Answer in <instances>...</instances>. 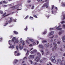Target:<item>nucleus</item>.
Masks as SVG:
<instances>
[{"mask_svg": "<svg viewBox=\"0 0 65 65\" xmlns=\"http://www.w3.org/2000/svg\"><path fill=\"white\" fill-rule=\"evenodd\" d=\"M12 42H14V43H18L19 42V40L17 39V38L15 37H13L12 39Z\"/></svg>", "mask_w": 65, "mask_h": 65, "instance_id": "obj_1", "label": "nucleus"}, {"mask_svg": "<svg viewBox=\"0 0 65 65\" xmlns=\"http://www.w3.org/2000/svg\"><path fill=\"white\" fill-rule=\"evenodd\" d=\"M12 17L10 18V20L9 21H7V23H6L5 24V25L4 26V27H5V26H6L8 24V23H11V22H12Z\"/></svg>", "mask_w": 65, "mask_h": 65, "instance_id": "obj_2", "label": "nucleus"}, {"mask_svg": "<svg viewBox=\"0 0 65 65\" xmlns=\"http://www.w3.org/2000/svg\"><path fill=\"white\" fill-rule=\"evenodd\" d=\"M51 60L52 62L53 63H55L56 61L55 59V57H52L51 58Z\"/></svg>", "mask_w": 65, "mask_h": 65, "instance_id": "obj_3", "label": "nucleus"}, {"mask_svg": "<svg viewBox=\"0 0 65 65\" xmlns=\"http://www.w3.org/2000/svg\"><path fill=\"white\" fill-rule=\"evenodd\" d=\"M48 3H47V4L46 3H45L43 5V6L42 7H46V8H47L48 7Z\"/></svg>", "mask_w": 65, "mask_h": 65, "instance_id": "obj_4", "label": "nucleus"}, {"mask_svg": "<svg viewBox=\"0 0 65 65\" xmlns=\"http://www.w3.org/2000/svg\"><path fill=\"white\" fill-rule=\"evenodd\" d=\"M40 57H38V56L35 59V61H36V60H37V59H38L36 60V62H38L39 61V60H40Z\"/></svg>", "mask_w": 65, "mask_h": 65, "instance_id": "obj_5", "label": "nucleus"}, {"mask_svg": "<svg viewBox=\"0 0 65 65\" xmlns=\"http://www.w3.org/2000/svg\"><path fill=\"white\" fill-rule=\"evenodd\" d=\"M21 4H18L16 6V7H17L16 9H17V10H21L22 9H18V8H19V7L20 6H21Z\"/></svg>", "mask_w": 65, "mask_h": 65, "instance_id": "obj_6", "label": "nucleus"}, {"mask_svg": "<svg viewBox=\"0 0 65 65\" xmlns=\"http://www.w3.org/2000/svg\"><path fill=\"white\" fill-rule=\"evenodd\" d=\"M19 61V60L17 59H15L13 62V64L14 65V64H17V63Z\"/></svg>", "mask_w": 65, "mask_h": 65, "instance_id": "obj_7", "label": "nucleus"}, {"mask_svg": "<svg viewBox=\"0 0 65 65\" xmlns=\"http://www.w3.org/2000/svg\"><path fill=\"white\" fill-rule=\"evenodd\" d=\"M19 48L20 50H22L23 49V46H22V45L21 44H19Z\"/></svg>", "mask_w": 65, "mask_h": 65, "instance_id": "obj_8", "label": "nucleus"}, {"mask_svg": "<svg viewBox=\"0 0 65 65\" xmlns=\"http://www.w3.org/2000/svg\"><path fill=\"white\" fill-rule=\"evenodd\" d=\"M61 27V25H60L58 27L56 28V29H57V30H62V28H59Z\"/></svg>", "mask_w": 65, "mask_h": 65, "instance_id": "obj_9", "label": "nucleus"}, {"mask_svg": "<svg viewBox=\"0 0 65 65\" xmlns=\"http://www.w3.org/2000/svg\"><path fill=\"white\" fill-rule=\"evenodd\" d=\"M14 45H14L12 46H9V48H12V49H13V48H14Z\"/></svg>", "mask_w": 65, "mask_h": 65, "instance_id": "obj_10", "label": "nucleus"}, {"mask_svg": "<svg viewBox=\"0 0 65 65\" xmlns=\"http://www.w3.org/2000/svg\"><path fill=\"white\" fill-rule=\"evenodd\" d=\"M54 31H52L51 32V33L49 34V36H51V35H53V34H54Z\"/></svg>", "mask_w": 65, "mask_h": 65, "instance_id": "obj_11", "label": "nucleus"}, {"mask_svg": "<svg viewBox=\"0 0 65 65\" xmlns=\"http://www.w3.org/2000/svg\"><path fill=\"white\" fill-rule=\"evenodd\" d=\"M30 58L33 59L34 58V55H31L30 56Z\"/></svg>", "mask_w": 65, "mask_h": 65, "instance_id": "obj_12", "label": "nucleus"}, {"mask_svg": "<svg viewBox=\"0 0 65 65\" xmlns=\"http://www.w3.org/2000/svg\"><path fill=\"white\" fill-rule=\"evenodd\" d=\"M57 63H60L61 62V59H58L57 60Z\"/></svg>", "mask_w": 65, "mask_h": 65, "instance_id": "obj_13", "label": "nucleus"}, {"mask_svg": "<svg viewBox=\"0 0 65 65\" xmlns=\"http://www.w3.org/2000/svg\"><path fill=\"white\" fill-rule=\"evenodd\" d=\"M39 48H43V46L42 45H39Z\"/></svg>", "mask_w": 65, "mask_h": 65, "instance_id": "obj_14", "label": "nucleus"}, {"mask_svg": "<svg viewBox=\"0 0 65 65\" xmlns=\"http://www.w3.org/2000/svg\"><path fill=\"white\" fill-rule=\"evenodd\" d=\"M11 40H9V41L8 43H9L10 45L11 46V45H12V44H11Z\"/></svg>", "mask_w": 65, "mask_h": 65, "instance_id": "obj_15", "label": "nucleus"}, {"mask_svg": "<svg viewBox=\"0 0 65 65\" xmlns=\"http://www.w3.org/2000/svg\"><path fill=\"white\" fill-rule=\"evenodd\" d=\"M20 55H21V53H18L17 54H15V56H20Z\"/></svg>", "mask_w": 65, "mask_h": 65, "instance_id": "obj_16", "label": "nucleus"}, {"mask_svg": "<svg viewBox=\"0 0 65 65\" xmlns=\"http://www.w3.org/2000/svg\"><path fill=\"white\" fill-rule=\"evenodd\" d=\"M13 32L15 34H18V32H17L16 31H14Z\"/></svg>", "mask_w": 65, "mask_h": 65, "instance_id": "obj_17", "label": "nucleus"}, {"mask_svg": "<svg viewBox=\"0 0 65 65\" xmlns=\"http://www.w3.org/2000/svg\"><path fill=\"white\" fill-rule=\"evenodd\" d=\"M41 53H42V55H43L44 54V51L43 50H41Z\"/></svg>", "mask_w": 65, "mask_h": 65, "instance_id": "obj_18", "label": "nucleus"}, {"mask_svg": "<svg viewBox=\"0 0 65 65\" xmlns=\"http://www.w3.org/2000/svg\"><path fill=\"white\" fill-rule=\"evenodd\" d=\"M47 33V31L46 30H45L44 32H43V34H46V33Z\"/></svg>", "mask_w": 65, "mask_h": 65, "instance_id": "obj_19", "label": "nucleus"}, {"mask_svg": "<svg viewBox=\"0 0 65 65\" xmlns=\"http://www.w3.org/2000/svg\"><path fill=\"white\" fill-rule=\"evenodd\" d=\"M62 20H65V15H64L63 16V19H62Z\"/></svg>", "mask_w": 65, "mask_h": 65, "instance_id": "obj_20", "label": "nucleus"}, {"mask_svg": "<svg viewBox=\"0 0 65 65\" xmlns=\"http://www.w3.org/2000/svg\"><path fill=\"white\" fill-rule=\"evenodd\" d=\"M61 4H62V6H64L65 5V4L63 3H61Z\"/></svg>", "mask_w": 65, "mask_h": 65, "instance_id": "obj_21", "label": "nucleus"}, {"mask_svg": "<svg viewBox=\"0 0 65 65\" xmlns=\"http://www.w3.org/2000/svg\"><path fill=\"white\" fill-rule=\"evenodd\" d=\"M62 34V33L61 31H59L58 33L59 35H61Z\"/></svg>", "mask_w": 65, "mask_h": 65, "instance_id": "obj_22", "label": "nucleus"}, {"mask_svg": "<svg viewBox=\"0 0 65 65\" xmlns=\"http://www.w3.org/2000/svg\"><path fill=\"white\" fill-rule=\"evenodd\" d=\"M61 24H64L65 23V21H63L61 22Z\"/></svg>", "mask_w": 65, "mask_h": 65, "instance_id": "obj_23", "label": "nucleus"}, {"mask_svg": "<svg viewBox=\"0 0 65 65\" xmlns=\"http://www.w3.org/2000/svg\"><path fill=\"white\" fill-rule=\"evenodd\" d=\"M57 48V47L56 46H55L54 48H53L52 50L53 51H54V49H55V50H56Z\"/></svg>", "mask_w": 65, "mask_h": 65, "instance_id": "obj_24", "label": "nucleus"}, {"mask_svg": "<svg viewBox=\"0 0 65 65\" xmlns=\"http://www.w3.org/2000/svg\"><path fill=\"white\" fill-rule=\"evenodd\" d=\"M29 19L30 20H33V17H29Z\"/></svg>", "mask_w": 65, "mask_h": 65, "instance_id": "obj_25", "label": "nucleus"}, {"mask_svg": "<svg viewBox=\"0 0 65 65\" xmlns=\"http://www.w3.org/2000/svg\"><path fill=\"white\" fill-rule=\"evenodd\" d=\"M34 64L35 65H36L38 64V63L37 62H35L34 63Z\"/></svg>", "mask_w": 65, "mask_h": 65, "instance_id": "obj_26", "label": "nucleus"}, {"mask_svg": "<svg viewBox=\"0 0 65 65\" xmlns=\"http://www.w3.org/2000/svg\"><path fill=\"white\" fill-rule=\"evenodd\" d=\"M26 43H28L29 44V42H28V40H26Z\"/></svg>", "mask_w": 65, "mask_h": 65, "instance_id": "obj_27", "label": "nucleus"}, {"mask_svg": "<svg viewBox=\"0 0 65 65\" xmlns=\"http://www.w3.org/2000/svg\"><path fill=\"white\" fill-rule=\"evenodd\" d=\"M53 44L54 45H55V46H57V44L55 42H54L53 43Z\"/></svg>", "mask_w": 65, "mask_h": 65, "instance_id": "obj_28", "label": "nucleus"}, {"mask_svg": "<svg viewBox=\"0 0 65 65\" xmlns=\"http://www.w3.org/2000/svg\"><path fill=\"white\" fill-rule=\"evenodd\" d=\"M35 52H34V51H31V52H30V53L31 54H34V53Z\"/></svg>", "mask_w": 65, "mask_h": 65, "instance_id": "obj_29", "label": "nucleus"}, {"mask_svg": "<svg viewBox=\"0 0 65 65\" xmlns=\"http://www.w3.org/2000/svg\"><path fill=\"white\" fill-rule=\"evenodd\" d=\"M29 40L31 42H33V40L32 39H29Z\"/></svg>", "mask_w": 65, "mask_h": 65, "instance_id": "obj_30", "label": "nucleus"}, {"mask_svg": "<svg viewBox=\"0 0 65 65\" xmlns=\"http://www.w3.org/2000/svg\"><path fill=\"white\" fill-rule=\"evenodd\" d=\"M28 53H29V51L27 50V52L26 53V56H28Z\"/></svg>", "mask_w": 65, "mask_h": 65, "instance_id": "obj_31", "label": "nucleus"}, {"mask_svg": "<svg viewBox=\"0 0 65 65\" xmlns=\"http://www.w3.org/2000/svg\"><path fill=\"white\" fill-rule=\"evenodd\" d=\"M6 14V13L5 12L3 14V17H4V16H5Z\"/></svg>", "mask_w": 65, "mask_h": 65, "instance_id": "obj_32", "label": "nucleus"}, {"mask_svg": "<svg viewBox=\"0 0 65 65\" xmlns=\"http://www.w3.org/2000/svg\"><path fill=\"white\" fill-rule=\"evenodd\" d=\"M0 13L1 14H3V11L1 10L0 11Z\"/></svg>", "mask_w": 65, "mask_h": 65, "instance_id": "obj_33", "label": "nucleus"}, {"mask_svg": "<svg viewBox=\"0 0 65 65\" xmlns=\"http://www.w3.org/2000/svg\"><path fill=\"white\" fill-rule=\"evenodd\" d=\"M3 3H5V4H6L7 3V2H6L5 1H3Z\"/></svg>", "mask_w": 65, "mask_h": 65, "instance_id": "obj_34", "label": "nucleus"}, {"mask_svg": "<svg viewBox=\"0 0 65 65\" xmlns=\"http://www.w3.org/2000/svg\"><path fill=\"white\" fill-rule=\"evenodd\" d=\"M26 31H27V26H26V28L24 29Z\"/></svg>", "mask_w": 65, "mask_h": 65, "instance_id": "obj_35", "label": "nucleus"}, {"mask_svg": "<svg viewBox=\"0 0 65 65\" xmlns=\"http://www.w3.org/2000/svg\"><path fill=\"white\" fill-rule=\"evenodd\" d=\"M42 42H47V41L45 40H43Z\"/></svg>", "mask_w": 65, "mask_h": 65, "instance_id": "obj_36", "label": "nucleus"}, {"mask_svg": "<svg viewBox=\"0 0 65 65\" xmlns=\"http://www.w3.org/2000/svg\"><path fill=\"white\" fill-rule=\"evenodd\" d=\"M29 61H30V62H31V63L32 64V63H33V62L31 60H29Z\"/></svg>", "mask_w": 65, "mask_h": 65, "instance_id": "obj_37", "label": "nucleus"}, {"mask_svg": "<svg viewBox=\"0 0 65 65\" xmlns=\"http://www.w3.org/2000/svg\"><path fill=\"white\" fill-rule=\"evenodd\" d=\"M16 48L17 49V50H18V46L17 45L16 46Z\"/></svg>", "mask_w": 65, "mask_h": 65, "instance_id": "obj_38", "label": "nucleus"}, {"mask_svg": "<svg viewBox=\"0 0 65 65\" xmlns=\"http://www.w3.org/2000/svg\"><path fill=\"white\" fill-rule=\"evenodd\" d=\"M62 40H63V42H65V39L62 38Z\"/></svg>", "mask_w": 65, "mask_h": 65, "instance_id": "obj_39", "label": "nucleus"}, {"mask_svg": "<svg viewBox=\"0 0 65 65\" xmlns=\"http://www.w3.org/2000/svg\"><path fill=\"white\" fill-rule=\"evenodd\" d=\"M11 14L10 13H9V14H8L7 15H5L4 17H6V16H8V15H10V14Z\"/></svg>", "mask_w": 65, "mask_h": 65, "instance_id": "obj_40", "label": "nucleus"}, {"mask_svg": "<svg viewBox=\"0 0 65 65\" xmlns=\"http://www.w3.org/2000/svg\"><path fill=\"white\" fill-rule=\"evenodd\" d=\"M24 60H27V57H24Z\"/></svg>", "mask_w": 65, "mask_h": 65, "instance_id": "obj_41", "label": "nucleus"}, {"mask_svg": "<svg viewBox=\"0 0 65 65\" xmlns=\"http://www.w3.org/2000/svg\"><path fill=\"white\" fill-rule=\"evenodd\" d=\"M24 42H25V41H23V43L22 44V45H25V43H24Z\"/></svg>", "mask_w": 65, "mask_h": 65, "instance_id": "obj_42", "label": "nucleus"}, {"mask_svg": "<svg viewBox=\"0 0 65 65\" xmlns=\"http://www.w3.org/2000/svg\"><path fill=\"white\" fill-rule=\"evenodd\" d=\"M40 62L41 63H42V60H41L40 61Z\"/></svg>", "mask_w": 65, "mask_h": 65, "instance_id": "obj_43", "label": "nucleus"}, {"mask_svg": "<svg viewBox=\"0 0 65 65\" xmlns=\"http://www.w3.org/2000/svg\"><path fill=\"white\" fill-rule=\"evenodd\" d=\"M54 6L53 5L52 6V10H53V8H54Z\"/></svg>", "mask_w": 65, "mask_h": 65, "instance_id": "obj_44", "label": "nucleus"}, {"mask_svg": "<svg viewBox=\"0 0 65 65\" xmlns=\"http://www.w3.org/2000/svg\"><path fill=\"white\" fill-rule=\"evenodd\" d=\"M28 17H29L28 15H27V16L26 17H25L24 19H27V18H28Z\"/></svg>", "mask_w": 65, "mask_h": 65, "instance_id": "obj_45", "label": "nucleus"}, {"mask_svg": "<svg viewBox=\"0 0 65 65\" xmlns=\"http://www.w3.org/2000/svg\"><path fill=\"white\" fill-rule=\"evenodd\" d=\"M38 2H41V1H42L43 0H40V1H39L38 0H37Z\"/></svg>", "mask_w": 65, "mask_h": 65, "instance_id": "obj_46", "label": "nucleus"}, {"mask_svg": "<svg viewBox=\"0 0 65 65\" xmlns=\"http://www.w3.org/2000/svg\"><path fill=\"white\" fill-rule=\"evenodd\" d=\"M62 26L64 28H65V25H63Z\"/></svg>", "mask_w": 65, "mask_h": 65, "instance_id": "obj_47", "label": "nucleus"}, {"mask_svg": "<svg viewBox=\"0 0 65 65\" xmlns=\"http://www.w3.org/2000/svg\"><path fill=\"white\" fill-rule=\"evenodd\" d=\"M34 52H35L34 53H36L37 52V50H34Z\"/></svg>", "mask_w": 65, "mask_h": 65, "instance_id": "obj_48", "label": "nucleus"}, {"mask_svg": "<svg viewBox=\"0 0 65 65\" xmlns=\"http://www.w3.org/2000/svg\"><path fill=\"white\" fill-rule=\"evenodd\" d=\"M34 17H35V18H37V16L35 15H33Z\"/></svg>", "mask_w": 65, "mask_h": 65, "instance_id": "obj_49", "label": "nucleus"}, {"mask_svg": "<svg viewBox=\"0 0 65 65\" xmlns=\"http://www.w3.org/2000/svg\"><path fill=\"white\" fill-rule=\"evenodd\" d=\"M54 35L53 36H52V37H50V38L52 39V38H54Z\"/></svg>", "mask_w": 65, "mask_h": 65, "instance_id": "obj_50", "label": "nucleus"}, {"mask_svg": "<svg viewBox=\"0 0 65 65\" xmlns=\"http://www.w3.org/2000/svg\"><path fill=\"white\" fill-rule=\"evenodd\" d=\"M31 1L30 0H28L27 1V2H28V3H30V2H31Z\"/></svg>", "mask_w": 65, "mask_h": 65, "instance_id": "obj_51", "label": "nucleus"}, {"mask_svg": "<svg viewBox=\"0 0 65 65\" xmlns=\"http://www.w3.org/2000/svg\"><path fill=\"white\" fill-rule=\"evenodd\" d=\"M33 44L34 45H35V44H36V43L35 42H33Z\"/></svg>", "mask_w": 65, "mask_h": 65, "instance_id": "obj_52", "label": "nucleus"}, {"mask_svg": "<svg viewBox=\"0 0 65 65\" xmlns=\"http://www.w3.org/2000/svg\"><path fill=\"white\" fill-rule=\"evenodd\" d=\"M34 6H33L31 8V9H34Z\"/></svg>", "mask_w": 65, "mask_h": 65, "instance_id": "obj_53", "label": "nucleus"}, {"mask_svg": "<svg viewBox=\"0 0 65 65\" xmlns=\"http://www.w3.org/2000/svg\"><path fill=\"white\" fill-rule=\"evenodd\" d=\"M7 5H5L3 6V7H7Z\"/></svg>", "mask_w": 65, "mask_h": 65, "instance_id": "obj_54", "label": "nucleus"}, {"mask_svg": "<svg viewBox=\"0 0 65 65\" xmlns=\"http://www.w3.org/2000/svg\"><path fill=\"white\" fill-rule=\"evenodd\" d=\"M33 45L32 44H30L29 45V46H32Z\"/></svg>", "mask_w": 65, "mask_h": 65, "instance_id": "obj_55", "label": "nucleus"}, {"mask_svg": "<svg viewBox=\"0 0 65 65\" xmlns=\"http://www.w3.org/2000/svg\"><path fill=\"white\" fill-rule=\"evenodd\" d=\"M50 53L49 52H47V53H46V55H48V54H49V53Z\"/></svg>", "mask_w": 65, "mask_h": 65, "instance_id": "obj_56", "label": "nucleus"}, {"mask_svg": "<svg viewBox=\"0 0 65 65\" xmlns=\"http://www.w3.org/2000/svg\"><path fill=\"white\" fill-rule=\"evenodd\" d=\"M61 32H62V33H63V32H64V30H61V31H60Z\"/></svg>", "mask_w": 65, "mask_h": 65, "instance_id": "obj_57", "label": "nucleus"}, {"mask_svg": "<svg viewBox=\"0 0 65 65\" xmlns=\"http://www.w3.org/2000/svg\"><path fill=\"white\" fill-rule=\"evenodd\" d=\"M63 47L65 48V45H63Z\"/></svg>", "mask_w": 65, "mask_h": 65, "instance_id": "obj_58", "label": "nucleus"}, {"mask_svg": "<svg viewBox=\"0 0 65 65\" xmlns=\"http://www.w3.org/2000/svg\"><path fill=\"white\" fill-rule=\"evenodd\" d=\"M54 28H51L50 29V30H53Z\"/></svg>", "mask_w": 65, "mask_h": 65, "instance_id": "obj_59", "label": "nucleus"}, {"mask_svg": "<svg viewBox=\"0 0 65 65\" xmlns=\"http://www.w3.org/2000/svg\"><path fill=\"white\" fill-rule=\"evenodd\" d=\"M58 38V36H55V38Z\"/></svg>", "mask_w": 65, "mask_h": 65, "instance_id": "obj_60", "label": "nucleus"}, {"mask_svg": "<svg viewBox=\"0 0 65 65\" xmlns=\"http://www.w3.org/2000/svg\"><path fill=\"white\" fill-rule=\"evenodd\" d=\"M23 40L21 41L20 42V43H22V42H23Z\"/></svg>", "mask_w": 65, "mask_h": 65, "instance_id": "obj_61", "label": "nucleus"}, {"mask_svg": "<svg viewBox=\"0 0 65 65\" xmlns=\"http://www.w3.org/2000/svg\"><path fill=\"white\" fill-rule=\"evenodd\" d=\"M58 44H60V42L59 41H58L57 42Z\"/></svg>", "mask_w": 65, "mask_h": 65, "instance_id": "obj_62", "label": "nucleus"}, {"mask_svg": "<svg viewBox=\"0 0 65 65\" xmlns=\"http://www.w3.org/2000/svg\"><path fill=\"white\" fill-rule=\"evenodd\" d=\"M62 38L65 39V36H64L63 37H62Z\"/></svg>", "mask_w": 65, "mask_h": 65, "instance_id": "obj_63", "label": "nucleus"}, {"mask_svg": "<svg viewBox=\"0 0 65 65\" xmlns=\"http://www.w3.org/2000/svg\"><path fill=\"white\" fill-rule=\"evenodd\" d=\"M49 63L50 64V65H52V63H51V62H49Z\"/></svg>", "mask_w": 65, "mask_h": 65, "instance_id": "obj_64", "label": "nucleus"}]
</instances>
